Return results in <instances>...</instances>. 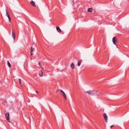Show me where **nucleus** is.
Masks as SVG:
<instances>
[{
    "mask_svg": "<svg viewBox=\"0 0 129 129\" xmlns=\"http://www.w3.org/2000/svg\"><path fill=\"white\" fill-rule=\"evenodd\" d=\"M96 92V91L95 90L88 91H86V92L87 93L91 95H93L95 94V93Z\"/></svg>",
    "mask_w": 129,
    "mask_h": 129,
    "instance_id": "nucleus-1",
    "label": "nucleus"
},
{
    "mask_svg": "<svg viewBox=\"0 0 129 129\" xmlns=\"http://www.w3.org/2000/svg\"><path fill=\"white\" fill-rule=\"evenodd\" d=\"M5 117L6 119L8 121V122H11V121L10 120L9 114V113H7L6 114Z\"/></svg>",
    "mask_w": 129,
    "mask_h": 129,
    "instance_id": "nucleus-2",
    "label": "nucleus"
},
{
    "mask_svg": "<svg viewBox=\"0 0 129 129\" xmlns=\"http://www.w3.org/2000/svg\"><path fill=\"white\" fill-rule=\"evenodd\" d=\"M59 90L62 93V95L63 96L65 99L66 100L67 99V97L65 93L61 89Z\"/></svg>",
    "mask_w": 129,
    "mask_h": 129,
    "instance_id": "nucleus-3",
    "label": "nucleus"
},
{
    "mask_svg": "<svg viewBox=\"0 0 129 129\" xmlns=\"http://www.w3.org/2000/svg\"><path fill=\"white\" fill-rule=\"evenodd\" d=\"M117 41V39H116V38L114 37L112 39V41L114 44L116 45V42Z\"/></svg>",
    "mask_w": 129,
    "mask_h": 129,
    "instance_id": "nucleus-4",
    "label": "nucleus"
},
{
    "mask_svg": "<svg viewBox=\"0 0 129 129\" xmlns=\"http://www.w3.org/2000/svg\"><path fill=\"white\" fill-rule=\"evenodd\" d=\"M103 116L106 122H107V116L105 113H104L103 114Z\"/></svg>",
    "mask_w": 129,
    "mask_h": 129,
    "instance_id": "nucleus-5",
    "label": "nucleus"
},
{
    "mask_svg": "<svg viewBox=\"0 0 129 129\" xmlns=\"http://www.w3.org/2000/svg\"><path fill=\"white\" fill-rule=\"evenodd\" d=\"M12 37L13 38L14 40H15V34L13 30L12 29Z\"/></svg>",
    "mask_w": 129,
    "mask_h": 129,
    "instance_id": "nucleus-6",
    "label": "nucleus"
},
{
    "mask_svg": "<svg viewBox=\"0 0 129 129\" xmlns=\"http://www.w3.org/2000/svg\"><path fill=\"white\" fill-rule=\"evenodd\" d=\"M30 4L33 6L36 7L34 2L33 1H31L30 2Z\"/></svg>",
    "mask_w": 129,
    "mask_h": 129,
    "instance_id": "nucleus-7",
    "label": "nucleus"
},
{
    "mask_svg": "<svg viewBox=\"0 0 129 129\" xmlns=\"http://www.w3.org/2000/svg\"><path fill=\"white\" fill-rule=\"evenodd\" d=\"M56 29L58 32L60 33L61 32V30L58 26L56 27Z\"/></svg>",
    "mask_w": 129,
    "mask_h": 129,
    "instance_id": "nucleus-8",
    "label": "nucleus"
},
{
    "mask_svg": "<svg viewBox=\"0 0 129 129\" xmlns=\"http://www.w3.org/2000/svg\"><path fill=\"white\" fill-rule=\"evenodd\" d=\"M82 61V60H79L78 63V66H80V65Z\"/></svg>",
    "mask_w": 129,
    "mask_h": 129,
    "instance_id": "nucleus-9",
    "label": "nucleus"
},
{
    "mask_svg": "<svg viewBox=\"0 0 129 129\" xmlns=\"http://www.w3.org/2000/svg\"><path fill=\"white\" fill-rule=\"evenodd\" d=\"M71 66L72 69H73L75 68V66L73 63H72L71 64Z\"/></svg>",
    "mask_w": 129,
    "mask_h": 129,
    "instance_id": "nucleus-10",
    "label": "nucleus"
},
{
    "mask_svg": "<svg viewBox=\"0 0 129 129\" xmlns=\"http://www.w3.org/2000/svg\"><path fill=\"white\" fill-rule=\"evenodd\" d=\"M93 10L92 8H89L88 9V11L89 12H91Z\"/></svg>",
    "mask_w": 129,
    "mask_h": 129,
    "instance_id": "nucleus-11",
    "label": "nucleus"
},
{
    "mask_svg": "<svg viewBox=\"0 0 129 129\" xmlns=\"http://www.w3.org/2000/svg\"><path fill=\"white\" fill-rule=\"evenodd\" d=\"M6 14H7V17H8H8H10V15H9L8 14V12L7 11V9L6 10Z\"/></svg>",
    "mask_w": 129,
    "mask_h": 129,
    "instance_id": "nucleus-12",
    "label": "nucleus"
},
{
    "mask_svg": "<svg viewBox=\"0 0 129 129\" xmlns=\"http://www.w3.org/2000/svg\"><path fill=\"white\" fill-rule=\"evenodd\" d=\"M7 63H8V66L10 68H11V65L8 61Z\"/></svg>",
    "mask_w": 129,
    "mask_h": 129,
    "instance_id": "nucleus-13",
    "label": "nucleus"
},
{
    "mask_svg": "<svg viewBox=\"0 0 129 129\" xmlns=\"http://www.w3.org/2000/svg\"><path fill=\"white\" fill-rule=\"evenodd\" d=\"M21 81H22V80H21V79H19V83H20V85H21L22 84Z\"/></svg>",
    "mask_w": 129,
    "mask_h": 129,
    "instance_id": "nucleus-14",
    "label": "nucleus"
},
{
    "mask_svg": "<svg viewBox=\"0 0 129 129\" xmlns=\"http://www.w3.org/2000/svg\"><path fill=\"white\" fill-rule=\"evenodd\" d=\"M40 75L41 77H42L43 76V72H41V73H40Z\"/></svg>",
    "mask_w": 129,
    "mask_h": 129,
    "instance_id": "nucleus-15",
    "label": "nucleus"
},
{
    "mask_svg": "<svg viewBox=\"0 0 129 129\" xmlns=\"http://www.w3.org/2000/svg\"><path fill=\"white\" fill-rule=\"evenodd\" d=\"M31 53H32L33 51V49L32 48V47H31Z\"/></svg>",
    "mask_w": 129,
    "mask_h": 129,
    "instance_id": "nucleus-16",
    "label": "nucleus"
},
{
    "mask_svg": "<svg viewBox=\"0 0 129 129\" xmlns=\"http://www.w3.org/2000/svg\"><path fill=\"white\" fill-rule=\"evenodd\" d=\"M8 19L9 20V22H10L11 21V18H10V17H8Z\"/></svg>",
    "mask_w": 129,
    "mask_h": 129,
    "instance_id": "nucleus-17",
    "label": "nucleus"
},
{
    "mask_svg": "<svg viewBox=\"0 0 129 129\" xmlns=\"http://www.w3.org/2000/svg\"><path fill=\"white\" fill-rule=\"evenodd\" d=\"M36 93L37 94H38V93H38V92L37 91H36Z\"/></svg>",
    "mask_w": 129,
    "mask_h": 129,
    "instance_id": "nucleus-18",
    "label": "nucleus"
},
{
    "mask_svg": "<svg viewBox=\"0 0 129 129\" xmlns=\"http://www.w3.org/2000/svg\"><path fill=\"white\" fill-rule=\"evenodd\" d=\"M113 127V125H112L111 126H110V128H112V127Z\"/></svg>",
    "mask_w": 129,
    "mask_h": 129,
    "instance_id": "nucleus-19",
    "label": "nucleus"
},
{
    "mask_svg": "<svg viewBox=\"0 0 129 129\" xmlns=\"http://www.w3.org/2000/svg\"><path fill=\"white\" fill-rule=\"evenodd\" d=\"M40 62H39V65H40Z\"/></svg>",
    "mask_w": 129,
    "mask_h": 129,
    "instance_id": "nucleus-20",
    "label": "nucleus"
},
{
    "mask_svg": "<svg viewBox=\"0 0 129 129\" xmlns=\"http://www.w3.org/2000/svg\"><path fill=\"white\" fill-rule=\"evenodd\" d=\"M5 103H6V102L5 101Z\"/></svg>",
    "mask_w": 129,
    "mask_h": 129,
    "instance_id": "nucleus-21",
    "label": "nucleus"
}]
</instances>
